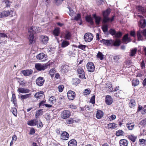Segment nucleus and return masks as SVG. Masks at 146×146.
<instances>
[{"mask_svg": "<svg viewBox=\"0 0 146 146\" xmlns=\"http://www.w3.org/2000/svg\"><path fill=\"white\" fill-rule=\"evenodd\" d=\"M121 42V40L118 39H116L115 40L103 39L102 41V43H103L107 46H109L111 45V46H118L120 45Z\"/></svg>", "mask_w": 146, "mask_h": 146, "instance_id": "f257e3e1", "label": "nucleus"}, {"mask_svg": "<svg viewBox=\"0 0 146 146\" xmlns=\"http://www.w3.org/2000/svg\"><path fill=\"white\" fill-rule=\"evenodd\" d=\"M110 13V9H107L106 11H104L102 12V14L104 17L103 22L104 23H106L109 22V21L110 19V18L108 17Z\"/></svg>", "mask_w": 146, "mask_h": 146, "instance_id": "f03ea898", "label": "nucleus"}, {"mask_svg": "<svg viewBox=\"0 0 146 146\" xmlns=\"http://www.w3.org/2000/svg\"><path fill=\"white\" fill-rule=\"evenodd\" d=\"M48 64H42L40 63H37L35 64V68L38 71L44 70L47 67Z\"/></svg>", "mask_w": 146, "mask_h": 146, "instance_id": "7ed1b4c3", "label": "nucleus"}, {"mask_svg": "<svg viewBox=\"0 0 146 146\" xmlns=\"http://www.w3.org/2000/svg\"><path fill=\"white\" fill-rule=\"evenodd\" d=\"M13 11L12 10L4 11L0 12V19L8 16L9 15H12Z\"/></svg>", "mask_w": 146, "mask_h": 146, "instance_id": "20e7f679", "label": "nucleus"}, {"mask_svg": "<svg viewBox=\"0 0 146 146\" xmlns=\"http://www.w3.org/2000/svg\"><path fill=\"white\" fill-rule=\"evenodd\" d=\"M47 55L44 53H40L37 55L36 58L37 59L40 60L41 61H44L46 60Z\"/></svg>", "mask_w": 146, "mask_h": 146, "instance_id": "39448f33", "label": "nucleus"}, {"mask_svg": "<svg viewBox=\"0 0 146 146\" xmlns=\"http://www.w3.org/2000/svg\"><path fill=\"white\" fill-rule=\"evenodd\" d=\"M93 36L91 33H86L84 36V39L86 42H90L93 39Z\"/></svg>", "mask_w": 146, "mask_h": 146, "instance_id": "423d86ee", "label": "nucleus"}, {"mask_svg": "<svg viewBox=\"0 0 146 146\" xmlns=\"http://www.w3.org/2000/svg\"><path fill=\"white\" fill-rule=\"evenodd\" d=\"M40 28L33 26L28 29V32L29 33H32L35 34L36 32L39 33L40 32Z\"/></svg>", "mask_w": 146, "mask_h": 146, "instance_id": "0eeeda50", "label": "nucleus"}, {"mask_svg": "<svg viewBox=\"0 0 146 146\" xmlns=\"http://www.w3.org/2000/svg\"><path fill=\"white\" fill-rule=\"evenodd\" d=\"M86 67L88 71L89 72H93L94 70L95 66L92 62H88L86 65Z\"/></svg>", "mask_w": 146, "mask_h": 146, "instance_id": "6e6552de", "label": "nucleus"}, {"mask_svg": "<svg viewBox=\"0 0 146 146\" xmlns=\"http://www.w3.org/2000/svg\"><path fill=\"white\" fill-rule=\"evenodd\" d=\"M77 72L80 74L79 78L82 79H83L84 78L85 73L82 68L81 67L78 68L77 70Z\"/></svg>", "mask_w": 146, "mask_h": 146, "instance_id": "1a4fd4ad", "label": "nucleus"}, {"mask_svg": "<svg viewBox=\"0 0 146 146\" xmlns=\"http://www.w3.org/2000/svg\"><path fill=\"white\" fill-rule=\"evenodd\" d=\"M45 81V80L43 77H39L36 80V84L39 86H42Z\"/></svg>", "mask_w": 146, "mask_h": 146, "instance_id": "9d476101", "label": "nucleus"}, {"mask_svg": "<svg viewBox=\"0 0 146 146\" xmlns=\"http://www.w3.org/2000/svg\"><path fill=\"white\" fill-rule=\"evenodd\" d=\"M70 115V112L68 110H65L61 114L62 117L64 119L67 118Z\"/></svg>", "mask_w": 146, "mask_h": 146, "instance_id": "9b49d317", "label": "nucleus"}, {"mask_svg": "<svg viewBox=\"0 0 146 146\" xmlns=\"http://www.w3.org/2000/svg\"><path fill=\"white\" fill-rule=\"evenodd\" d=\"M69 137V134L66 131L63 132L61 134L60 138L62 140H66L68 139Z\"/></svg>", "mask_w": 146, "mask_h": 146, "instance_id": "f8f14e48", "label": "nucleus"}, {"mask_svg": "<svg viewBox=\"0 0 146 146\" xmlns=\"http://www.w3.org/2000/svg\"><path fill=\"white\" fill-rule=\"evenodd\" d=\"M105 101L107 105H110L113 102V99L111 96L107 95L106 96Z\"/></svg>", "mask_w": 146, "mask_h": 146, "instance_id": "ddd939ff", "label": "nucleus"}, {"mask_svg": "<svg viewBox=\"0 0 146 146\" xmlns=\"http://www.w3.org/2000/svg\"><path fill=\"white\" fill-rule=\"evenodd\" d=\"M76 94L73 91L70 90L67 93V96L68 98L70 100H72L75 97Z\"/></svg>", "mask_w": 146, "mask_h": 146, "instance_id": "4468645a", "label": "nucleus"}, {"mask_svg": "<svg viewBox=\"0 0 146 146\" xmlns=\"http://www.w3.org/2000/svg\"><path fill=\"white\" fill-rule=\"evenodd\" d=\"M33 70L31 69H28L26 70H23L21 71V73L23 74L24 76H29L33 73Z\"/></svg>", "mask_w": 146, "mask_h": 146, "instance_id": "2eb2a0df", "label": "nucleus"}, {"mask_svg": "<svg viewBox=\"0 0 146 146\" xmlns=\"http://www.w3.org/2000/svg\"><path fill=\"white\" fill-rule=\"evenodd\" d=\"M142 31L139 30L137 32V40L138 41H144L145 40L143 34L142 33Z\"/></svg>", "mask_w": 146, "mask_h": 146, "instance_id": "dca6fc26", "label": "nucleus"}, {"mask_svg": "<svg viewBox=\"0 0 146 146\" xmlns=\"http://www.w3.org/2000/svg\"><path fill=\"white\" fill-rule=\"evenodd\" d=\"M93 17L95 19V22L96 25H99L102 20V18L100 16H97L96 14L93 15Z\"/></svg>", "mask_w": 146, "mask_h": 146, "instance_id": "f3484780", "label": "nucleus"}, {"mask_svg": "<svg viewBox=\"0 0 146 146\" xmlns=\"http://www.w3.org/2000/svg\"><path fill=\"white\" fill-rule=\"evenodd\" d=\"M38 122V119H35L28 121L27 124L30 126H33L34 125H36Z\"/></svg>", "mask_w": 146, "mask_h": 146, "instance_id": "a211bd4d", "label": "nucleus"}, {"mask_svg": "<svg viewBox=\"0 0 146 146\" xmlns=\"http://www.w3.org/2000/svg\"><path fill=\"white\" fill-rule=\"evenodd\" d=\"M69 70V66L68 65L62 66L61 67V71L63 73L67 72Z\"/></svg>", "mask_w": 146, "mask_h": 146, "instance_id": "6ab92c4d", "label": "nucleus"}, {"mask_svg": "<svg viewBox=\"0 0 146 146\" xmlns=\"http://www.w3.org/2000/svg\"><path fill=\"white\" fill-rule=\"evenodd\" d=\"M44 95L43 91H41L36 93L35 95V97L37 99H40L43 97Z\"/></svg>", "mask_w": 146, "mask_h": 146, "instance_id": "aec40b11", "label": "nucleus"}, {"mask_svg": "<svg viewBox=\"0 0 146 146\" xmlns=\"http://www.w3.org/2000/svg\"><path fill=\"white\" fill-rule=\"evenodd\" d=\"M139 27L141 28H144L146 26V20L145 19H141L139 25Z\"/></svg>", "mask_w": 146, "mask_h": 146, "instance_id": "412c9836", "label": "nucleus"}, {"mask_svg": "<svg viewBox=\"0 0 146 146\" xmlns=\"http://www.w3.org/2000/svg\"><path fill=\"white\" fill-rule=\"evenodd\" d=\"M68 146H76L77 142L74 139H72L70 140L68 143Z\"/></svg>", "mask_w": 146, "mask_h": 146, "instance_id": "4be33fe9", "label": "nucleus"}, {"mask_svg": "<svg viewBox=\"0 0 146 146\" xmlns=\"http://www.w3.org/2000/svg\"><path fill=\"white\" fill-rule=\"evenodd\" d=\"M30 35L29 36V42L30 44H32L33 43L35 40L34 34L32 33H29Z\"/></svg>", "mask_w": 146, "mask_h": 146, "instance_id": "5701e85b", "label": "nucleus"}, {"mask_svg": "<svg viewBox=\"0 0 146 146\" xmlns=\"http://www.w3.org/2000/svg\"><path fill=\"white\" fill-rule=\"evenodd\" d=\"M103 114L104 113L102 111L98 110L97 111L96 115V117L98 119H100L103 116Z\"/></svg>", "mask_w": 146, "mask_h": 146, "instance_id": "b1692460", "label": "nucleus"}, {"mask_svg": "<svg viewBox=\"0 0 146 146\" xmlns=\"http://www.w3.org/2000/svg\"><path fill=\"white\" fill-rule=\"evenodd\" d=\"M41 38L43 43L45 44H46L49 40L48 38L46 36H42Z\"/></svg>", "mask_w": 146, "mask_h": 146, "instance_id": "393cba45", "label": "nucleus"}, {"mask_svg": "<svg viewBox=\"0 0 146 146\" xmlns=\"http://www.w3.org/2000/svg\"><path fill=\"white\" fill-rule=\"evenodd\" d=\"M19 92L22 93H28L30 92V90L29 89H25L23 88H19L18 89Z\"/></svg>", "mask_w": 146, "mask_h": 146, "instance_id": "a878e982", "label": "nucleus"}, {"mask_svg": "<svg viewBox=\"0 0 146 146\" xmlns=\"http://www.w3.org/2000/svg\"><path fill=\"white\" fill-rule=\"evenodd\" d=\"M119 144L120 146H127L128 142L127 140L121 139L119 141Z\"/></svg>", "mask_w": 146, "mask_h": 146, "instance_id": "bb28decb", "label": "nucleus"}, {"mask_svg": "<svg viewBox=\"0 0 146 146\" xmlns=\"http://www.w3.org/2000/svg\"><path fill=\"white\" fill-rule=\"evenodd\" d=\"M86 21L89 22L91 25L94 24V22L93 21V18L90 16H87L86 17Z\"/></svg>", "mask_w": 146, "mask_h": 146, "instance_id": "cd10ccee", "label": "nucleus"}, {"mask_svg": "<svg viewBox=\"0 0 146 146\" xmlns=\"http://www.w3.org/2000/svg\"><path fill=\"white\" fill-rule=\"evenodd\" d=\"M69 44V43L68 41L66 40H63L61 44V46L62 48H65Z\"/></svg>", "mask_w": 146, "mask_h": 146, "instance_id": "c85d7f7f", "label": "nucleus"}, {"mask_svg": "<svg viewBox=\"0 0 146 146\" xmlns=\"http://www.w3.org/2000/svg\"><path fill=\"white\" fill-rule=\"evenodd\" d=\"M102 28L104 33H106L108 31V25L107 24H105L102 26Z\"/></svg>", "mask_w": 146, "mask_h": 146, "instance_id": "c756f323", "label": "nucleus"}, {"mask_svg": "<svg viewBox=\"0 0 146 146\" xmlns=\"http://www.w3.org/2000/svg\"><path fill=\"white\" fill-rule=\"evenodd\" d=\"M60 29L58 28H56L54 29L53 31L54 35L55 36H58L60 33Z\"/></svg>", "mask_w": 146, "mask_h": 146, "instance_id": "7c9ffc66", "label": "nucleus"}, {"mask_svg": "<svg viewBox=\"0 0 146 146\" xmlns=\"http://www.w3.org/2000/svg\"><path fill=\"white\" fill-rule=\"evenodd\" d=\"M130 55L131 56H135V54L137 51V49L136 48H135L133 49H132L130 50Z\"/></svg>", "mask_w": 146, "mask_h": 146, "instance_id": "2f4dec72", "label": "nucleus"}, {"mask_svg": "<svg viewBox=\"0 0 146 146\" xmlns=\"http://www.w3.org/2000/svg\"><path fill=\"white\" fill-rule=\"evenodd\" d=\"M97 57L98 58H99L101 60H102L104 58V55L102 54V53L100 52H98V53Z\"/></svg>", "mask_w": 146, "mask_h": 146, "instance_id": "473e14b6", "label": "nucleus"}, {"mask_svg": "<svg viewBox=\"0 0 146 146\" xmlns=\"http://www.w3.org/2000/svg\"><path fill=\"white\" fill-rule=\"evenodd\" d=\"M139 83V80L137 79L133 80L132 82V85L134 87L138 86Z\"/></svg>", "mask_w": 146, "mask_h": 146, "instance_id": "72a5a7b5", "label": "nucleus"}, {"mask_svg": "<svg viewBox=\"0 0 146 146\" xmlns=\"http://www.w3.org/2000/svg\"><path fill=\"white\" fill-rule=\"evenodd\" d=\"M73 84L77 85L80 82V80L79 79L75 78L73 79L72 80Z\"/></svg>", "mask_w": 146, "mask_h": 146, "instance_id": "f704fd0d", "label": "nucleus"}, {"mask_svg": "<svg viewBox=\"0 0 146 146\" xmlns=\"http://www.w3.org/2000/svg\"><path fill=\"white\" fill-rule=\"evenodd\" d=\"M108 126L109 129H114L117 127L116 124L113 123L108 124Z\"/></svg>", "mask_w": 146, "mask_h": 146, "instance_id": "c9c22d12", "label": "nucleus"}, {"mask_svg": "<svg viewBox=\"0 0 146 146\" xmlns=\"http://www.w3.org/2000/svg\"><path fill=\"white\" fill-rule=\"evenodd\" d=\"M43 113V111L42 109H40L36 111L35 116L36 118H37V117L39 116L40 115H42V114Z\"/></svg>", "mask_w": 146, "mask_h": 146, "instance_id": "e433bc0d", "label": "nucleus"}, {"mask_svg": "<svg viewBox=\"0 0 146 146\" xmlns=\"http://www.w3.org/2000/svg\"><path fill=\"white\" fill-rule=\"evenodd\" d=\"M129 104V107L131 108H134L135 106L136 103L134 100H130Z\"/></svg>", "mask_w": 146, "mask_h": 146, "instance_id": "4c0bfd02", "label": "nucleus"}, {"mask_svg": "<svg viewBox=\"0 0 146 146\" xmlns=\"http://www.w3.org/2000/svg\"><path fill=\"white\" fill-rule=\"evenodd\" d=\"M11 101L13 102V103L16 105L17 104V100L15 94H12V98H11Z\"/></svg>", "mask_w": 146, "mask_h": 146, "instance_id": "58836bf2", "label": "nucleus"}, {"mask_svg": "<svg viewBox=\"0 0 146 146\" xmlns=\"http://www.w3.org/2000/svg\"><path fill=\"white\" fill-rule=\"evenodd\" d=\"M49 102L52 104H53L56 102V99L54 96H52L49 99Z\"/></svg>", "mask_w": 146, "mask_h": 146, "instance_id": "ea45409f", "label": "nucleus"}, {"mask_svg": "<svg viewBox=\"0 0 146 146\" xmlns=\"http://www.w3.org/2000/svg\"><path fill=\"white\" fill-rule=\"evenodd\" d=\"M124 133V132L121 130H119L117 131L116 132L115 135L117 136H122Z\"/></svg>", "mask_w": 146, "mask_h": 146, "instance_id": "a19ab883", "label": "nucleus"}, {"mask_svg": "<svg viewBox=\"0 0 146 146\" xmlns=\"http://www.w3.org/2000/svg\"><path fill=\"white\" fill-rule=\"evenodd\" d=\"M122 41L123 43L127 44L128 41V33L125 35L123 37Z\"/></svg>", "mask_w": 146, "mask_h": 146, "instance_id": "79ce46f5", "label": "nucleus"}, {"mask_svg": "<svg viewBox=\"0 0 146 146\" xmlns=\"http://www.w3.org/2000/svg\"><path fill=\"white\" fill-rule=\"evenodd\" d=\"M31 94H26L24 95H22L21 96V98L22 100L23 101L24 99L28 98L31 96Z\"/></svg>", "mask_w": 146, "mask_h": 146, "instance_id": "37998d69", "label": "nucleus"}, {"mask_svg": "<svg viewBox=\"0 0 146 146\" xmlns=\"http://www.w3.org/2000/svg\"><path fill=\"white\" fill-rule=\"evenodd\" d=\"M137 9L140 12L142 13H144L145 10L144 8L140 6H138L137 7Z\"/></svg>", "mask_w": 146, "mask_h": 146, "instance_id": "c03bdc74", "label": "nucleus"}, {"mask_svg": "<svg viewBox=\"0 0 146 146\" xmlns=\"http://www.w3.org/2000/svg\"><path fill=\"white\" fill-rule=\"evenodd\" d=\"M71 36V34L69 32H66L64 36L65 39L69 40L70 39Z\"/></svg>", "mask_w": 146, "mask_h": 146, "instance_id": "a18cd8bd", "label": "nucleus"}, {"mask_svg": "<svg viewBox=\"0 0 146 146\" xmlns=\"http://www.w3.org/2000/svg\"><path fill=\"white\" fill-rule=\"evenodd\" d=\"M128 139L132 142H134L135 141V139H136V137L133 135H131L128 136Z\"/></svg>", "mask_w": 146, "mask_h": 146, "instance_id": "49530a36", "label": "nucleus"}, {"mask_svg": "<svg viewBox=\"0 0 146 146\" xmlns=\"http://www.w3.org/2000/svg\"><path fill=\"white\" fill-rule=\"evenodd\" d=\"M134 126V124L133 123H130L128 122V129L132 130L133 129Z\"/></svg>", "mask_w": 146, "mask_h": 146, "instance_id": "de8ad7c7", "label": "nucleus"}, {"mask_svg": "<svg viewBox=\"0 0 146 146\" xmlns=\"http://www.w3.org/2000/svg\"><path fill=\"white\" fill-rule=\"evenodd\" d=\"M76 50L75 49H72L71 51L69 52V54L71 56H74L76 54Z\"/></svg>", "mask_w": 146, "mask_h": 146, "instance_id": "09e8293b", "label": "nucleus"}, {"mask_svg": "<svg viewBox=\"0 0 146 146\" xmlns=\"http://www.w3.org/2000/svg\"><path fill=\"white\" fill-rule=\"evenodd\" d=\"M68 8L69 9V14L71 16H73L74 14V11L72 9V8L69 7H68Z\"/></svg>", "mask_w": 146, "mask_h": 146, "instance_id": "8fccbe9b", "label": "nucleus"}, {"mask_svg": "<svg viewBox=\"0 0 146 146\" xmlns=\"http://www.w3.org/2000/svg\"><path fill=\"white\" fill-rule=\"evenodd\" d=\"M122 35V33L120 32H119L117 33L116 32V33L114 36V37L115 38H119Z\"/></svg>", "mask_w": 146, "mask_h": 146, "instance_id": "3c124183", "label": "nucleus"}, {"mask_svg": "<svg viewBox=\"0 0 146 146\" xmlns=\"http://www.w3.org/2000/svg\"><path fill=\"white\" fill-rule=\"evenodd\" d=\"M109 32L111 35H115L116 33L115 31L113 29H111L109 30Z\"/></svg>", "mask_w": 146, "mask_h": 146, "instance_id": "603ef678", "label": "nucleus"}, {"mask_svg": "<svg viewBox=\"0 0 146 146\" xmlns=\"http://www.w3.org/2000/svg\"><path fill=\"white\" fill-rule=\"evenodd\" d=\"M81 19V15L80 14H77L76 16H75L74 17V20L76 21L80 20Z\"/></svg>", "mask_w": 146, "mask_h": 146, "instance_id": "864d4df0", "label": "nucleus"}, {"mask_svg": "<svg viewBox=\"0 0 146 146\" xmlns=\"http://www.w3.org/2000/svg\"><path fill=\"white\" fill-rule=\"evenodd\" d=\"M90 89H86L84 92V94L86 95H89L90 93Z\"/></svg>", "mask_w": 146, "mask_h": 146, "instance_id": "5fc2aeb1", "label": "nucleus"}, {"mask_svg": "<svg viewBox=\"0 0 146 146\" xmlns=\"http://www.w3.org/2000/svg\"><path fill=\"white\" fill-rule=\"evenodd\" d=\"M112 86V85L111 84H108V85L106 86V87H107L108 86V87L109 88V91L111 92H112L113 91V89Z\"/></svg>", "mask_w": 146, "mask_h": 146, "instance_id": "6e6d98bb", "label": "nucleus"}, {"mask_svg": "<svg viewBox=\"0 0 146 146\" xmlns=\"http://www.w3.org/2000/svg\"><path fill=\"white\" fill-rule=\"evenodd\" d=\"M90 102L92 104H94L95 103V96H92L90 99Z\"/></svg>", "mask_w": 146, "mask_h": 146, "instance_id": "4d7b16f0", "label": "nucleus"}, {"mask_svg": "<svg viewBox=\"0 0 146 146\" xmlns=\"http://www.w3.org/2000/svg\"><path fill=\"white\" fill-rule=\"evenodd\" d=\"M87 46L83 44H80L78 46V48L84 50L85 48Z\"/></svg>", "mask_w": 146, "mask_h": 146, "instance_id": "13d9d810", "label": "nucleus"}, {"mask_svg": "<svg viewBox=\"0 0 146 146\" xmlns=\"http://www.w3.org/2000/svg\"><path fill=\"white\" fill-rule=\"evenodd\" d=\"M64 86L63 85H60L58 87L59 91L60 92H62L63 90Z\"/></svg>", "mask_w": 146, "mask_h": 146, "instance_id": "bf43d9fd", "label": "nucleus"}, {"mask_svg": "<svg viewBox=\"0 0 146 146\" xmlns=\"http://www.w3.org/2000/svg\"><path fill=\"white\" fill-rule=\"evenodd\" d=\"M139 142L141 144H146V140L144 139H141L139 140Z\"/></svg>", "mask_w": 146, "mask_h": 146, "instance_id": "052dcab7", "label": "nucleus"}, {"mask_svg": "<svg viewBox=\"0 0 146 146\" xmlns=\"http://www.w3.org/2000/svg\"><path fill=\"white\" fill-rule=\"evenodd\" d=\"M12 111L13 114L15 116H16L17 115V109L14 108L12 109Z\"/></svg>", "mask_w": 146, "mask_h": 146, "instance_id": "680f3d73", "label": "nucleus"}, {"mask_svg": "<svg viewBox=\"0 0 146 146\" xmlns=\"http://www.w3.org/2000/svg\"><path fill=\"white\" fill-rule=\"evenodd\" d=\"M57 5H59L61 4L63 0H55Z\"/></svg>", "mask_w": 146, "mask_h": 146, "instance_id": "e2e57ef3", "label": "nucleus"}, {"mask_svg": "<svg viewBox=\"0 0 146 146\" xmlns=\"http://www.w3.org/2000/svg\"><path fill=\"white\" fill-rule=\"evenodd\" d=\"M7 38L8 37L7 35L3 33H0V38Z\"/></svg>", "mask_w": 146, "mask_h": 146, "instance_id": "0e129e2a", "label": "nucleus"}, {"mask_svg": "<svg viewBox=\"0 0 146 146\" xmlns=\"http://www.w3.org/2000/svg\"><path fill=\"white\" fill-rule=\"evenodd\" d=\"M46 102V100H44L41 101L39 103V106H44V103Z\"/></svg>", "mask_w": 146, "mask_h": 146, "instance_id": "69168bd1", "label": "nucleus"}, {"mask_svg": "<svg viewBox=\"0 0 146 146\" xmlns=\"http://www.w3.org/2000/svg\"><path fill=\"white\" fill-rule=\"evenodd\" d=\"M121 58V56L120 55H117L114 56L113 57V59L116 61H117L119 59Z\"/></svg>", "mask_w": 146, "mask_h": 146, "instance_id": "338daca9", "label": "nucleus"}, {"mask_svg": "<svg viewBox=\"0 0 146 146\" xmlns=\"http://www.w3.org/2000/svg\"><path fill=\"white\" fill-rule=\"evenodd\" d=\"M142 33L144 37H145V39L146 40V29L142 31Z\"/></svg>", "mask_w": 146, "mask_h": 146, "instance_id": "774afa93", "label": "nucleus"}]
</instances>
